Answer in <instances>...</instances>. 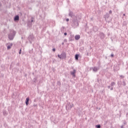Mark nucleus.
Returning <instances> with one entry per match:
<instances>
[{
	"label": "nucleus",
	"instance_id": "nucleus-21",
	"mask_svg": "<svg viewBox=\"0 0 128 128\" xmlns=\"http://www.w3.org/2000/svg\"><path fill=\"white\" fill-rule=\"evenodd\" d=\"M57 84L58 86H62V83L60 82V81H58Z\"/></svg>",
	"mask_w": 128,
	"mask_h": 128
},
{
	"label": "nucleus",
	"instance_id": "nucleus-43",
	"mask_svg": "<svg viewBox=\"0 0 128 128\" xmlns=\"http://www.w3.org/2000/svg\"><path fill=\"white\" fill-rule=\"evenodd\" d=\"M21 16H22V12L20 13Z\"/></svg>",
	"mask_w": 128,
	"mask_h": 128
},
{
	"label": "nucleus",
	"instance_id": "nucleus-17",
	"mask_svg": "<svg viewBox=\"0 0 128 128\" xmlns=\"http://www.w3.org/2000/svg\"><path fill=\"white\" fill-rule=\"evenodd\" d=\"M118 86H119L120 88V86H122V81H118Z\"/></svg>",
	"mask_w": 128,
	"mask_h": 128
},
{
	"label": "nucleus",
	"instance_id": "nucleus-32",
	"mask_svg": "<svg viewBox=\"0 0 128 128\" xmlns=\"http://www.w3.org/2000/svg\"><path fill=\"white\" fill-rule=\"evenodd\" d=\"M112 10H110L109 11V14H112Z\"/></svg>",
	"mask_w": 128,
	"mask_h": 128
},
{
	"label": "nucleus",
	"instance_id": "nucleus-37",
	"mask_svg": "<svg viewBox=\"0 0 128 128\" xmlns=\"http://www.w3.org/2000/svg\"><path fill=\"white\" fill-rule=\"evenodd\" d=\"M107 88H108L110 89V86H107Z\"/></svg>",
	"mask_w": 128,
	"mask_h": 128
},
{
	"label": "nucleus",
	"instance_id": "nucleus-3",
	"mask_svg": "<svg viewBox=\"0 0 128 128\" xmlns=\"http://www.w3.org/2000/svg\"><path fill=\"white\" fill-rule=\"evenodd\" d=\"M72 108H74V104H71L70 102H68L66 106L67 110H70Z\"/></svg>",
	"mask_w": 128,
	"mask_h": 128
},
{
	"label": "nucleus",
	"instance_id": "nucleus-13",
	"mask_svg": "<svg viewBox=\"0 0 128 128\" xmlns=\"http://www.w3.org/2000/svg\"><path fill=\"white\" fill-rule=\"evenodd\" d=\"M74 12L72 11H70V10H69V14H68V16H70V18H72L74 16Z\"/></svg>",
	"mask_w": 128,
	"mask_h": 128
},
{
	"label": "nucleus",
	"instance_id": "nucleus-45",
	"mask_svg": "<svg viewBox=\"0 0 128 128\" xmlns=\"http://www.w3.org/2000/svg\"><path fill=\"white\" fill-rule=\"evenodd\" d=\"M22 39L23 38V37H22Z\"/></svg>",
	"mask_w": 128,
	"mask_h": 128
},
{
	"label": "nucleus",
	"instance_id": "nucleus-35",
	"mask_svg": "<svg viewBox=\"0 0 128 128\" xmlns=\"http://www.w3.org/2000/svg\"><path fill=\"white\" fill-rule=\"evenodd\" d=\"M121 128H124V125H122L121 126H120Z\"/></svg>",
	"mask_w": 128,
	"mask_h": 128
},
{
	"label": "nucleus",
	"instance_id": "nucleus-22",
	"mask_svg": "<svg viewBox=\"0 0 128 128\" xmlns=\"http://www.w3.org/2000/svg\"><path fill=\"white\" fill-rule=\"evenodd\" d=\"M127 124L128 123L126 122V120L123 121V126H126Z\"/></svg>",
	"mask_w": 128,
	"mask_h": 128
},
{
	"label": "nucleus",
	"instance_id": "nucleus-25",
	"mask_svg": "<svg viewBox=\"0 0 128 128\" xmlns=\"http://www.w3.org/2000/svg\"><path fill=\"white\" fill-rule=\"evenodd\" d=\"M120 78H124V76L123 75H120Z\"/></svg>",
	"mask_w": 128,
	"mask_h": 128
},
{
	"label": "nucleus",
	"instance_id": "nucleus-24",
	"mask_svg": "<svg viewBox=\"0 0 128 128\" xmlns=\"http://www.w3.org/2000/svg\"><path fill=\"white\" fill-rule=\"evenodd\" d=\"M10 48H12V46L10 45L7 46V50H10Z\"/></svg>",
	"mask_w": 128,
	"mask_h": 128
},
{
	"label": "nucleus",
	"instance_id": "nucleus-42",
	"mask_svg": "<svg viewBox=\"0 0 128 128\" xmlns=\"http://www.w3.org/2000/svg\"><path fill=\"white\" fill-rule=\"evenodd\" d=\"M64 42H62V46H64Z\"/></svg>",
	"mask_w": 128,
	"mask_h": 128
},
{
	"label": "nucleus",
	"instance_id": "nucleus-23",
	"mask_svg": "<svg viewBox=\"0 0 128 128\" xmlns=\"http://www.w3.org/2000/svg\"><path fill=\"white\" fill-rule=\"evenodd\" d=\"M96 128H101L100 124L96 125Z\"/></svg>",
	"mask_w": 128,
	"mask_h": 128
},
{
	"label": "nucleus",
	"instance_id": "nucleus-16",
	"mask_svg": "<svg viewBox=\"0 0 128 128\" xmlns=\"http://www.w3.org/2000/svg\"><path fill=\"white\" fill-rule=\"evenodd\" d=\"M76 60H78V58H80V54H76L74 56Z\"/></svg>",
	"mask_w": 128,
	"mask_h": 128
},
{
	"label": "nucleus",
	"instance_id": "nucleus-44",
	"mask_svg": "<svg viewBox=\"0 0 128 128\" xmlns=\"http://www.w3.org/2000/svg\"><path fill=\"white\" fill-rule=\"evenodd\" d=\"M0 6H2V4H0Z\"/></svg>",
	"mask_w": 128,
	"mask_h": 128
},
{
	"label": "nucleus",
	"instance_id": "nucleus-31",
	"mask_svg": "<svg viewBox=\"0 0 128 128\" xmlns=\"http://www.w3.org/2000/svg\"><path fill=\"white\" fill-rule=\"evenodd\" d=\"M110 90H114V87L112 86V88H110Z\"/></svg>",
	"mask_w": 128,
	"mask_h": 128
},
{
	"label": "nucleus",
	"instance_id": "nucleus-26",
	"mask_svg": "<svg viewBox=\"0 0 128 128\" xmlns=\"http://www.w3.org/2000/svg\"><path fill=\"white\" fill-rule=\"evenodd\" d=\"M58 58H62V56H60V54H58Z\"/></svg>",
	"mask_w": 128,
	"mask_h": 128
},
{
	"label": "nucleus",
	"instance_id": "nucleus-39",
	"mask_svg": "<svg viewBox=\"0 0 128 128\" xmlns=\"http://www.w3.org/2000/svg\"><path fill=\"white\" fill-rule=\"evenodd\" d=\"M32 20H31V22H34V20H32Z\"/></svg>",
	"mask_w": 128,
	"mask_h": 128
},
{
	"label": "nucleus",
	"instance_id": "nucleus-46",
	"mask_svg": "<svg viewBox=\"0 0 128 128\" xmlns=\"http://www.w3.org/2000/svg\"><path fill=\"white\" fill-rule=\"evenodd\" d=\"M2 76H4V75H2Z\"/></svg>",
	"mask_w": 128,
	"mask_h": 128
},
{
	"label": "nucleus",
	"instance_id": "nucleus-1",
	"mask_svg": "<svg viewBox=\"0 0 128 128\" xmlns=\"http://www.w3.org/2000/svg\"><path fill=\"white\" fill-rule=\"evenodd\" d=\"M16 32L14 30H10V32L8 35V38L10 40H12L14 38V36H16Z\"/></svg>",
	"mask_w": 128,
	"mask_h": 128
},
{
	"label": "nucleus",
	"instance_id": "nucleus-14",
	"mask_svg": "<svg viewBox=\"0 0 128 128\" xmlns=\"http://www.w3.org/2000/svg\"><path fill=\"white\" fill-rule=\"evenodd\" d=\"M74 38L76 40H78L80 38V35H76L74 36Z\"/></svg>",
	"mask_w": 128,
	"mask_h": 128
},
{
	"label": "nucleus",
	"instance_id": "nucleus-6",
	"mask_svg": "<svg viewBox=\"0 0 128 128\" xmlns=\"http://www.w3.org/2000/svg\"><path fill=\"white\" fill-rule=\"evenodd\" d=\"M76 70H73L72 71L70 72V74L72 76V78H76Z\"/></svg>",
	"mask_w": 128,
	"mask_h": 128
},
{
	"label": "nucleus",
	"instance_id": "nucleus-12",
	"mask_svg": "<svg viewBox=\"0 0 128 128\" xmlns=\"http://www.w3.org/2000/svg\"><path fill=\"white\" fill-rule=\"evenodd\" d=\"M30 102V97H28L26 98L25 104L26 106H28V102Z\"/></svg>",
	"mask_w": 128,
	"mask_h": 128
},
{
	"label": "nucleus",
	"instance_id": "nucleus-18",
	"mask_svg": "<svg viewBox=\"0 0 128 128\" xmlns=\"http://www.w3.org/2000/svg\"><path fill=\"white\" fill-rule=\"evenodd\" d=\"M122 85L123 86H126V83L125 80L122 81Z\"/></svg>",
	"mask_w": 128,
	"mask_h": 128
},
{
	"label": "nucleus",
	"instance_id": "nucleus-11",
	"mask_svg": "<svg viewBox=\"0 0 128 128\" xmlns=\"http://www.w3.org/2000/svg\"><path fill=\"white\" fill-rule=\"evenodd\" d=\"M93 31L94 32H96L98 31V27L97 26H94L92 28Z\"/></svg>",
	"mask_w": 128,
	"mask_h": 128
},
{
	"label": "nucleus",
	"instance_id": "nucleus-27",
	"mask_svg": "<svg viewBox=\"0 0 128 128\" xmlns=\"http://www.w3.org/2000/svg\"><path fill=\"white\" fill-rule=\"evenodd\" d=\"M6 114V111H4L3 112V114Z\"/></svg>",
	"mask_w": 128,
	"mask_h": 128
},
{
	"label": "nucleus",
	"instance_id": "nucleus-8",
	"mask_svg": "<svg viewBox=\"0 0 128 128\" xmlns=\"http://www.w3.org/2000/svg\"><path fill=\"white\" fill-rule=\"evenodd\" d=\"M14 22H18L20 20V16L18 15H16L14 18Z\"/></svg>",
	"mask_w": 128,
	"mask_h": 128
},
{
	"label": "nucleus",
	"instance_id": "nucleus-7",
	"mask_svg": "<svg viewBox=\"0 0 128 128\" xmlns=\"http://www.w3.org/2000/svg\"><path fill=\"white\" fill-rule=\"evenodd\" d=\"M99 36L100 40H104L106 36V35L102 32H100L99 34Z\"/></svg>",
	"mask_w": 128,
	"mask_h": 128
},
{
	"label": "nucleus",
	"instance_id": "nucleus-30",
	"mask_svg": "<svg viewBox=\"0 0 128 128\" xmlns=\"http://www.w3.org/2000/svg\"><path fill=\"white\" fill-rule=\"evenodd\" d=\"M110 56L111 58H114V54H111Z\"/></svg>",
	"mask_w": 128,
	"mask_h": 128
},
{
	"label": "nucleus",
	"instance_id": "nucleus-5",
	"mask_svg": "<svg viewBox=\"0 0 128 128\" xmlns=\"http://www.w3.org/2000/svg\"><path fill=\"white\" fill-rule=\"evenodd\" d=\"M28 40H29V42L32 44V40H34V34H31L29 36L28 38Z\"/></svg>",
	"mask_w": 128,
	"mask_h": 128
},
{
	"label": "nucleus",
	"instance_id": "nucleus-34",
	"mask_svg": "<svg viewBox=\"0 0 128 128\" xmlns=\"http://www.w3.org/2000/svg\"><path fill=\"white\" fill-rule=\"evenodd\" d=\"M52 52H56V48H54L52 50Z\"/></svg>",
	"mask_w": 128,
	"mask_h": 128
},
{
	"label": "nucleus",
	"instance_id": "nucleus-40",
	"mask_svg": "<svg viewBox=\"0 0 128 128\" xmlns=\"http://www.w3.org/2000/svg\"><path fill=\"white\" fill-rule=\"evenodd\" d=\"M126 118H128V113H126Z\"/></svg>",
	"mask_w": 128,
	"mask_h": 128
},
{
	"label": "nucleus",
	"instance_id": "nucleus-19",
	"mask_svg": "<svg viewBox=\"0 0 128 128\" xmlns=\"http://www.w3.org/2000/svg\"><path fill=\"white\" fill-rule=\"evenodd\" d=\"M110 86H111L114 87V86H116V82H112L110 84Z\"/></svg>",
	"mask_w": 128,
	"mask_h": 128
},
{
	"label": "nucleus",
	"instance_id": "nucleus-4",
	"mask_svg": "<svg viewBox=\"0 0 128 128\" xmlns=\"http://www.w3.org/2000/svg\"><path fill=\"white\" fill-rule=\"evenodd\" d=\"M100 68V64H99V66L96 67V66H94V67H92L90 68V70H92V71L94 72H98V71Z\"/></svg>",
	"mask_w": 128,
	"mask_h": 128
},
{
	"label": "nucleus",
	"instance_id": "nucleus-10",
	"mask_svg": "<svg viewBox=\"0 0 128 128\" xmlns=\"http://www.w3.org/2000/svg\"><path fill=\"white\" fill-rule=\"evenodd\" d=\"M74 40V35H70L68 38V42H72Z\"/></svg>",
	"mask_w": 128,
	"mask_h": 128
},
{
	"label": "nucleus",
	"instance_id": "nucleus-33",
	"mask_svg": "<svg viewBox=\"0 0 128 128\" xmlns=\"http://www.w3.org/2000/svg\"><path fill=\"white\" fill-rule=\"evenodd\" d=\"M66 22H70V19L68 18H67L66 19Z\"/></svg>",
	"mask_w": 128,
	"mask_h": 128
},
{
	"label": "nucleus",
	"instance_id": "nucleus-15",
	"mask_svg": "<svg viewBox=\"0 0 128 128\" xmlns=\"http://www.w3.org/2000/svg\"><path fill=\"white\" fill-rule=\"evenodd\" d=\"M104 18H105V20H106V18H110V14H108V13H106L104 16Z\"/></svg>",
	"mask_w": 128,
	"mask_h": 128
},
{
	"label": "nucleus",
	"instance_id": "nucleus-20",
	"mask_svg": "<svg viewBox=\"0 0 128 128\" xmlns=\"http://www.w3.org/2000/svg\"><path fill=\"white\" fill-rule=\"evenodd\" d=\"M38 81V80L36 79V78H34L33 79V82H34V84H36V82Z\"/></svg>",
	"mask_w": 128,
	"mask_h": 128
},
{
	"label": "nucleus",
	"instance_id": "nucleus-38",
	"mask_svg": "<svg viewBox=\"0 0 128 128\" xmlns=\"http://www.w3.org/2000/svg\"><path fill=\"white\" fill-rule=\"evenodd\" d=\"M12 45H13L12 43H10V45L9 46H12Z\"/></svg>",
	"mask_w": 128,
	"mask_h": 128
},
{
	"label": "nucleus",
	"instance_id": "nucleus-41",
	"mask_svg": "<svg viewBox=\"0 0 128 128\" xmlns=\"http://www.w3.org/2000/svg\"><path fill=\"white\" fill-rule=\"evenodd\" d=\"M123 16H126V14H123Z\"/></svg>",
	"mask_w": 128,
	"mask_h": 128
},
{
	"label": "nucleus",
	"instance_id": "nucleus-9",
	"mask_svg": "<svg viewBox=\"0 0 128 128\" xmlns=\"http://www.w3.org/2000/svg\"><path fill=\"white\" fill-rule=\"evenodd\" d=\"M61 56L62 58V60H66V52H62L61 54Z\"/></svg>",
	"mask_w": 128,
	"mask_h": 128
},
{
	"label": "nucleus",
	"instance_id": "nucleus-28",
	"mask_svg": "<svg viewBox=\"0 0 128 128\" xmlns=\"http://www.w3.org/2000/svg\"><path fill=\"white\" fill-rule=\"evenodd\" d=\"M22 54V49H20L19 51V54Z\"/></svg>",
	"mask_w": 128,
	"mask_h": 128
},
{
	"label": "nucleus",
	"instance_id": "nucleus-2",
	"mask_svg": "<svg viewBox=\"0 0 128 128\" xmlns=\"http://www.w3.org/2000/svg\"><path fill=\"white\" fill-rule=\"evenodd\" d=\"M72 26L74 28H76L78 26V19H73L72 23Z\"/></svg>",
	"mask_w": 128,
	"mask_h": 128
},
{
	"label": "nucleus",
	"instance_id": "nucleus-29",
	"mask_svg": "<svg viewBox=\"0 0 128 128\" xmlns=\"http://www.w3.org/2000/svg\"><path fill=\"white\" fill-rule=\"evenodd\" d=\"M64 42H68V40L66 39H64Z\"/></svg>",
	"mask_w": 128,
	"mask_h": 128
},
{
	"label": "nucleus",
	"instance_id": "nucleus-36",
	"mask_svg": "<svg viewBox=\"0 0 128 128\" xmlns=\"http://www.w3.org/2000/svg\"><path fill=\"white\" fill-rule=\"evenodd\" d=\"M68 35V33H66V32H65L64 33V36H67Z\"/></svg>",
	"mask_w": 128,
	"mask_h": 128
}]
</instances>
